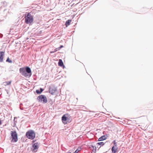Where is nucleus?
Wrapping results in <instances>:
<instances>
[{
  "label": "nucleus",
  "instance_id": "obj_3",
  "mask_svg": "<svg viewBox=\"0 0 153 153\" xmlns=\"http://www.w3.org/2000/svg\"><path fill=\"white\" fill-rule=\"evenodd\" d=\"M26 136L29 139L33 140L35 137V133L33 130L28 131L26 133Z\"/></svg>",
  "mask_w": 153,
  "mask_h": 153
},
{
  "label": "nucleus",
  "instance_id": "obj_20",
  "mask_svg": "<svg viewBox=\"0 0 153 153\" xmlns=\"http://www.w3.org/2000/svg\"><path fill=\"white\" fill-rule=\"evenodd\" d=\"M36 93H37L38 94H41V92H40V91L39 90H36Z\"/></svg>",
  "mask_w": 153,
  "mask_h": 153
},
{
  "label": "nucleus",
  "instance_id": "obj_9",
  "mask_svg": "<svg viewBox=\"0 0 153 153\" xmlns=\"http://www.w3.org/2000/svg\"><path fill=\"white\" fill-rule=\"evenodd\" d=\"M4 52L0 51V62H3V59L4 55Z\"/></svg>",
  "mask_w": 153,
  "mask_h": 153
},
{
  "label": "nucleus",
  "instance_id": "obj_6",
  "mask_svg": "<svg viewBox=\"0 0 153 153\" xmlns=\"http://www.w3.org/2000/svg\"><path fill=\"white\" fill-rule=\"evenodd\" d=\"M39 145L38 143H35L33 144L32 146L33 149H32V151L33 152H36L37 151L39 147Z\"/></svg>",
  "mask_w": 153,
  "mask_h": 153
},
{
  "label": "nucleus",
  "instance_id": "obj_7",
  "mask_svg": "<svg viewBox=\"0 0 153 153\" xmlns=\"http://www.w3.org/2000/svg\"><path fill=\"white\" fill-rule=\"evenodd\" d=\"M56 88L54 86L50 87L49 89V92L51 94H53L56 90Z\"/></svg>",
  "mask_w": 153,
  "mask_h": 153
},
{
  "label": "nucleus",
  "instance_id": "obj_26",
  "mask_svg": "<svg viewBox=\"0 0 153 153\" xmlns=\"http://www.w3.org/2000/svg\"><path fill=\"white\" fill-rule=\"evenodd\" d=\"M1 124V120H0V125Z\"/></svg>",
  "mask_w": 153,
  "mask_h": 153
},
{
  "label": "nucleus",
  "instance_id": "obj_14",
  "mask_svg": "<svg viewBox=\"0 0 153 153\" xmlns=\"http://www.w3.org/2000/svg\"><path fill=\"white\" fill-rule=\"evenodd\" d=\"M105 143L103 142H99V143H97V144L98 145L100 146V147L101 146H103L105 144Z\"/></svg>",
  "mask_w": 153,
  "mask_h": 153
},
{
  "label": "nucleus",
  "instance_id": "obj_10",
  "mask_svg": "<svg viewBox=\"0 0 153 153\" xmlns=\"http://www.w3.org/2000/svg\"><path fill=\"white\" fill-rule=\"evenodd\" d=\"M107 138V136L106 135H103L100 138H99L98 140V141H100L103 140H106Z\"/></svg>",
  "mask_w": 153,
  "mask_h": 153
},
{
  "label": "nucleus",
  "instance_id": "obj_22",
  "mask_svg": "<svg viewBox=\"0 0 153 153\" xmlns=\"http://www.w3.org/2000/svg\"><path fill=\"white\" fill-rule=\"evenodd\" d=\"M114 146H113L112 147H117V143H114Z\"/></svg>",
  "mask_w": 153,
  "mask_h": 153
},
{
  "label": "nucleus",
  "instance_id": "obj_16",
  "mask_svg": "<svg viewBox=\"0 0 153 153\" xmlns=\"http://www.w3.org/2000/svg\"><path fill=\"white\" fill-rule=\"evenodd\" d=\"M59 49H58V48H56V49H55L54 50V51H51L50 52V53H54L56 52V51H59Z\"/></svg>",
  "mask_w": 153,
  "mask_h": 153
},
{
  "label": "nucleus",
  "instance_id": "obj_21",
  "mask_svg": "<svg viewBox=\"0 0 153 153\" xmlns=\"http://www.w3.org/2000/svg\"><path fill=\"white\" fill-rule=\"evenodd\" d=\"M63 46L62 45H61L59 47H58V49L59 50L62 48H63Z\"/></svg>",
  "mask_w": 153,
  "mask_h": 153
},
{
  "label": "nucleus",
  "instance_id": "obj_4",
  "mask_svg": "<svg viewBox=\"0 0 153 153\" xmlns=\"http://www.w3.org/2000/svg\"><path fill=\"white\" fill-rule=\"evenodd\" d=\"M11 135L12 138L11 142H16L18 140L17 133L16 131H11Z\"/></svg>",
  "mask_w": 153,
  "mask_h": 153
},
{
  "label": "nucleus",
  "instance_id": "obj_2",
  "mask_svg": "<svg viewBox=\"0 0 153 153\" xmlns=\"http://www.w3.org/2000/svg\"><path fill=\"white\" fill-rule=\"evenodd\" d=\"M25 22L27 24H31L33 21V16L30 13H28L25 17Z\"/></svg>",
  "mask_w": 153,
  "mask_h": 153
},
{
  "label": "nucleus",
  "instance_id": "obj_18",
  "mask_svg": "<svg viewBox=\"0 0 153 153\" xmlns=\"http://www.w3.org/2000/svg\"><path fill=\"white\" fill-rule=\"evenodd\" d=\"M11 81H7L5 82V83L6 84V85H10L11 84Z\"/></svg>",
  "mask_w": 153,
  "mask_h": 153
},
{
  "label": "nucleus",
  "instance_id": "obj_19",
  "mask_svg": "<svg viewBox=\"0 0 153 153\" xmlns=\"http://www.w3.org/2000/svg\"><path fill=\"white\" fill-rule=\"evenodd\" d=\"M91 147H92L93 148V150L92 151H94V150H95V152L96 149V147L95 146H91Z\"/></svg>",
  "mask_w": 153,
  "mask_h": 153
},
{
  "label": "nucleus",
  "instance_id": "obj_17",
  "mask_svg": "<svg viewBox=\"0 0 153 153\" xmlns=\"http://www.w3.org/2000/svg\"><path fill=\"white\" fill-rule=\"evenodd\" d=\"M6 62H8L10 63H11L12 62V61L11 60H10L9 57H8L7 59Z\"/></svg>",
  "mask_w": 153,
  "mask_h": 153
},
{
  "label": "nucleus",
  "instance_id": "obj_24",
  "mask_svg": "<svg viewBox=\"0 0 153 153\" xmlns=\"http://www.w3.org/2000/svg\"><path fill=\"white\" fill-rule=\"evenodd\" d=\"M113 143L114 144V143H116V141L115 140H114L113 142Z\"/></svg>",
  "mask_w": 153,
  "mask_h": 153
},
{
  "label": "nucleus",
  "instance_id": "obj_11",
  "mask_svg": "<svg viewBox=\"0 0 153 153\" xmlns=\"http://www.w3.org/2000/svg\"><path fill=\"white\" fill-rule=\"evenodd\" d=\"M118 149L117 147H112L111 148V151L112 153H116Z\"/></svg>",
  "mask_w": 153,
  "mask_h": 153
},
{
  "label": "nucleus",
  "instance_id": "obj_1",
  "mask_svg": "<svg viewBox=\"0 0 153 153\" xmlns=\"http://www.w3.org/2000/svg\"><path fill=\"white\" fill-rule=\"evenodd\" d=\"M19 72L22 76L26 77H29L31 75V71L30 68L27 67L25 68H21L19 69Z\"/></svg>",
  "mask_w": 153,
  "mask_h": 153
},
{
  "label": "nucleus",
  "instance_id": "obj_8",
  "mask_svg": "<svg viewBox=\"0 0 153 153\" xmlns=\"http://www.w3.org/2000/svg\"><path fill=\"white\" fill-rule=\"evenodd\" d=\"M62 120L63 123L64 124H66L67 123V122H68L69 119L66 117L65 115H64L62 117Z\"/></svg>",
  "mask_w": 153,
  "mask_h": 153
},
{
  "label": "nucleus",
  "instance_id": "obj_12",
  "mask_svg": "<svg viewBox=\"0 0 153 153\" xmlns=\"http://www.w3.org/2000/svg\"><path fill=\"white\" fill-rule=\"evenodd\" d=\"M58 64L59 66L60 67L65 66L64 65L63 62L62 61V60L61 59H59V60Z\"/></svg>",
  "mask_w": 153,
  "mask_h": 153
},
{
  "label": "nucleus",
  "instance_id": "obj_25",
  "mask_svg": "<svg viewBox=\"0 0 153 153\" xmlns=\"http://www.w3.org/2000/svg\"><path fill=\"white\" fill-rule=\"evenodd\" d=\"M35 141L34 140H33V141H32V143H34L35 142Z\"/></svg>",
  "mask_w": 153,
  "mask_h": 153
},
{
  "label": "nucleus",
  "instance_id": "obj_28",
  "mask_svg": "<svg viewBox=\"0 0 153 153\" xmlns=\"http://www.w3.org/2000/svg\"><path fill=\"white\" fill-rule=\"evenodd\" d=\"M20 109L21 110H23V108H21V107H20Z\"/></svg>",
  "mask_w": 153,
  "mask_h": 153
},
{
  "label": "nucleus",
  "instance_id": "obj_15",
  "mask_svg": "<svg viewBox=\"0 0 153 153\" xmlns=\"http://www.w3.org/2000/svg\"><path fill=\"white\" fill-rule=\"evenodd\" d=\"M81 150V148L80 147H78L75 152L73 153H78Z\"/></svg>",
  "mask_w": 153,
  "mask_h": 153
},
{
  "label": "nucleus",
  "instance_id": "obj_23",
  "mask_svg": "<svg viewBox=\"0 0 153 153\" xmlns=\"http://www.w3.org/2000/svg\"><path fill=\"white\" fill-rule=\"evenodd\" d=\"M40 90H39V91H40L41 93L44 90V89L41 88H40Z\"/></svg>",
  "mask_w": 153,
  "mask_h": 153
},
{
  "label": "nucleus",
  "instance_id": "obj_27",
  "mask_svg": "<svg viewBox=\"0 0 153 153\" xmlns=\"http://www.w3.org/2000/svg\"><path fill=\"white\" fill-rule=\"evenodd\" d=\"M66 153H71V152L69 151L68 152Z\"/></svg>",
  "mask_w": 153,
  "mask_h": 153
},
{
  "label": "nucleus",
  "instance_id": "obj_13",
  "mask_svg": "<svg viewBox=\"0 0 153 153\" xmlns=\"http://www.w3.org/2000/svg\"><path fill=\"white\" fill-rule=\"evenodd\" d=\"M71 21V20L70 19L66 21L65 23V25L67 27L68 26V25H70V23Z\"/></svg>",
  "mask_w": 153,
  "mask_h": 153
},
{
  "label": "nucleus",
  "instance_id": "obj_5",
  "mask_svg": "<svg viewBox=\"0 0 153 153\" xmlns=\"http://www.w3.org/2000/svg\"><path fill=\"white\" fill-rule=\"evenodd\" d=\"M37 99L39 102H42L43 103H45L48 102L46 97L45 95H41L38 96Z\"/></svg>",
  "mask_w": 153,
  "mask_h": 153
}]
</instances>
